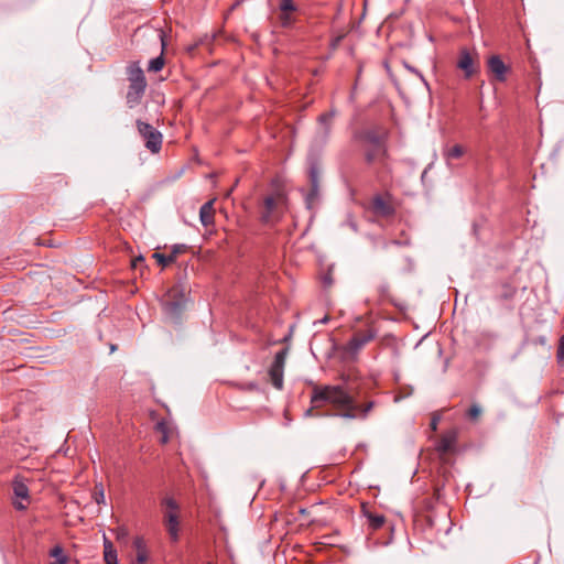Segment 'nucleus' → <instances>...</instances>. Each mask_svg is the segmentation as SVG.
Listing matches in <instances>:
<instances>
[{"instance_id": "1", "label": "nucleus", "mask_w": 564, "mask_h": 564, "mask_svg": "<svg viewBox=\"0 0 564 564\" xmlns=\"http://www.w3.org/2000/svg\"><path fill=\"white\" fill-rule=\"evenodd\" d=\"M311 402L314 408L330 404L337 411V415L346 419L366 417L373 406L371 401L358 404L350 392L339 384L315 387Z\"/></svg>"}, {"instance_id": "2", "label": "nucleus", "mask_w": 564, "mask_h": 564, "mask_svg": "<svg viewBox=\"0 0 564 564\" xmlns=\"http://www.w3.org/2000/svg\"><path fill=\"white\" fill-rule=\"evenodd\" d=\"M160 511L170 540L177 542L181 532V505L174 497L165 495L160 499Z\"/></svg>"}, {"instance_id": "3", "label": "nucleus", "mask_w": 564, "mask_h": 564, "mask_svg": "<svg viewBox=\"0 0 564 564\" xmlns=\"http://www.w3.org/2000/svg\"><path fill=\"white\" fill-rule=\"evenodd\" d=\"M127 75L129 80V88L126 96L127 105L129 108H134L140 104L145 93L147 79L139 63H131L127 67Z\"/></svg>"}, {"instance_id": "4", "label": "nucleus", "mask_w": 564, "mask_h": 564, "mask_svg": "<svg viewBox=\"0 0 564 564\" xmlns=\"http://www.w3.org/2000/svg\"><path fill=\"white\" fill-rule=\"evenodd\" d=\"M286 208V197L283 193L276 192L269 195L263 200V208L261 210V220L264 224L273 225L283 215Z\"/></svg>"}, {"instance_id": "5", "label": "nucleus", "mask_w": 564, "mask_h": 564, "mask_svg": "<svg viewBox=\"0 0 564 564\" xmlns=\"http://www.w3.org/2000/svg\"><path fill=\"white\" fill-rule=\"evenodd\" d=\"M300 8L294 0H280L276 9V21L283 29H292L299 21Z\"/></svg>"}, {"instance_id": "6", "label": "nucleus", "mask_w": 564, "mask_h": 564, "mask_svg": "<svg viewBox=\"0 0 564 564\" xmlns=\"http://www.w3.org/2000/svg\"><path fill=\"white\" fill-rule=\"evenodd\" d=\"M137 128L140 135L145 141V147L152 153H158L162 147V134L159 130L154 129L151 124L141 120L137 121Z\"/></svg>"}, {"instance_id": "7", "label": "nucleus", "mask_w": 564, "mask_h": 564, "mask_svg": "<svg viewBox=\"0 0 564 564\" xmlns=\"http://www.w3.org/2000/svg\"><path fill=\"white\" fill-rule=\"evenodd\" d=\"M288 350L281 349L274 356V359L268 370V375L270 377L272 386L282 390L283 388V375H284V366L286 360Z\"/></svg>"}, {"instance_id": "8", "label": "nucleus", "mask_w": 564, "mask_h": 564, "mask_svg": "<svg viewBox=\"0 0 564 564\" xmlns=\"http://www.w3.org/2000/svg\"><path fill=\"white\" fill-rule=\"evenodd\" d=\"M456 66L464 72L465 78H470L478 72L477 54L471 53L467 48L460 50Z\"/></svg>"}, {"instance_id": "9", "label": "nucleus", "mask_w": 564, "mask_h": 564, "mask_svg": "<svg viewBox=\"0 0 564 564\" xmlns=\"http://www.w3.org/2000/svg\"><path fill=\"white\" fill-rule=\"evenodd\" d=\"M14 497L13 506L18 510H25L30 503L29 488L22 477H15L12 482Z\"/></svg>"}, {"instance_id": "10", "label": "nucleus", "mask_w": 564, "mask_h": 564, "mask_svg": "<svg viewBox=\"0 0 564 564\" xmlns=\"http://www.w3.org/2000/svg\"><path fill=\"white\" fill-rule=\"evenodd\" d=\"M386 149L383 143L377 138L367 140L365 155L368 163H373L383 158Z\"/></svg>"}, {"instance_id": "11", "label": "nucleus", "mask_w": 564, "mask_h": 564, "mask_svg": "<svg viewBox=\"0 0 564 564\" xmlns=\"http://www.w3.org/2000/svg\"><path fill=\"white\" fill-rule=\"evenodd\" d=\"M487 67L496 80L502 83L507 79L509 67L503 63L499 55H491L487 61Z\"/></svg>"}, {"instance_id": "12", "label": "nucleus", "mask_w": 564, "mask_h": 564, "mask_svg": "<svg viewBox=\"0 0 564 564\" xmlns=\"http://www.w3.org/2000/svg\"><path fill=\"white\" fill-rule=\"evenodd\" d=\"M375 332L372 329H366L356 333L351 339L347 343V350L351 354L359 351L367 343L375 338Z\"/></svg>"}, {"instance_id": "13", "label": "nucleus", "mask_w": 564, "mask_h": 564, "mask_svg": "<svg viewBox=\"0 0 564 564\" xmlns=\"http://www.w3.org/2000/svg\"><path fill=\"white\" fill-rule=\"evenodd\" d=\"M361 513L368 520V527L372 531L379 530L386 523L384 516L373 512L368 503L361 505Z\"/></svg>"}, {"instance_id": "14", "label": "nucleus", "mask_w": 564, "mask_h": 564, "mask_svg": "<svg viewBox=\"0 0 564 564\" xmlns=\"http://www.w3.org/2000/svg\"><path fill=\"white\" fill-rule=\"evenodd\" d=\"M457 440V433L455 431H448L442 435L437 442L436 449L440 454L444 455L452 452L455 447Z\"/></svg>"}, {"instance_id": "15", "label": "nucleus", "mask_w": 564, "mask_h": 564, "mask_svg": "<svg viewBox=\"0 0 564 564\" xmlns=\"http://www.w3.org/2000/svg\"><path fill=\"white\" fill-rule=\"evenodd\" d=\"M372 209L376 214L381 216H389L393 213L391 204L380 196L373 198Z\"/></svg>"}, {"instance_id": "16", "label": "nucleus", "mask_w": 564, "mask_h": 564, "mask_svg": "<svg viewBox=\"0 0 564 564\" xmlns=\"http://www.w3.org/2000/svg\"><path fill=\"white\" fill-rule=\"evenodd\" d=\"M213 205H214V200H208L200 207L199 218H200L202 224L205 227H207L214 223L215 210H214Z\"/></svg>"}, {"instance_id": "17", "label": "nucleus", "mask_w": 564, "mask_h": 564, "mask_svg": "<svg viewBox=\"0 0 564 564\" xmlns=\"http://www.w3.org/2000/svg\"><path fill=\"white\" fill-rule=\"evenodd\" d=\"M48 556L52 558L48 564H67L69 561L68 555L65 554L63 546L59 544L50 550Z\"/></svg>"}, {"instance_id": "18", "label": "nucleus", "mask_w": 564, "mask_h": 564, "mask_svg": "<svg viewBox=\"0 0 564 564\" xmlns=\"http://www.w3.org/2000/svg\"><path fill=\"white\" fill-rule=\"evenodd\" d=\"M334 112H325L318 117V132L323 138H326L330 132Z\"/></svg>"}, {"instance_id": "19", "label": "nucleus", "mask_w": 564, "mask_h": 564, "mask_svg": "<svg viewBox=\"0 0 564 564\" xmlns=\"http://www.w3.org/2000/svg\"><path fill=\"white\" fill-rule=\"evenodd\" d=\"M104 560L106 564H119L117 551L111 541L105 538L104 541Z\"/></svg>"}, {"instance_id": "20", "label": "nucleus", "mask_w": 564, "mask_h": 564, "mask_svg": "<svg viewBox=\"0 0 564 564\" xmlns=\"http://www.w3.org/2000/svg\"><path fill=\"white\" fill-rule=\"evenodd\" d=\"M134 547L137 549L135 561L132 564H148L149 554L147 549L143 545V541L141 539L134 540Z\"/></svg>"}, {"instance_id": "21", "label": "nucleus", "mask_w": 564, "mask_h": 564, "mask_svg": "<svg viewBox=\"0 0 564 564\" xmlns=\"http://www.w3.org/2000/svg\"><path fill=\"white\" fill-rule=\"evenodd\" d=\"M161 41H162V52H164L165 43H164L163 37H161ZM164 65H165V59L163 57V53H161L160 56H158L155 58H152L149 62L148 70L149 72H153V73H158V72L163 69Z\"/></svg>"}, {"instance_id": "22", "label": "nucleus", "mask_w": 564, "mask_h": 564, "mask_svg": "<svg viewBox=\"0 0 564 564\" xmlns=\"http://www.w3.org/2000/svg\"><path fill=\"white\" fill-rule=\"evenodd\" d=\"M465 154V148L460 144H454L444 151V156L447 162L460 159Z\"/></svg>"}, {"instance_id": "23", "label": "nucleus", "mask_w": 564, "mask_h": 564, "mask_svg": "<svg viewBox=\"0 0 564 564\" xmlns=\"http://www.w3.org/2000/svg\"><path fill=\"white\" fill-rule=\"evenodd\" d=\"M186 251V246L185 245H175L173 246L170 254H169V259L167 261H172V263L176 260L177 256L180 253H183Z\"/></svg>"}, {"instance_id": "24", "label": "nucleus", "mask_w": 564, "mask_h": 564, "mask_svg": "<svg viewBox=\"0 0 564 564\" xmlns=\"http://www.w3.org/2000/svg\"><path fill=\"white\" fill-rule=\"evenodd\" d=\"M156 430L162 434L161 443L165 444L169 442V426L165 422H159Z\"/></svg>"}, {"instance_id": "25", "label": "nucleus", "mask_w": 564, "mask_h": 564, "mask_svg": "<svg viewBox=\"0 0 564 564\" xmlns=\"http://www.w3.org/2000/svg\"><path fill=\"white\" fill-rule=\"evenodd\" d=\"M94 497L98 505L105 503V494H104V487L101 484L95 486Z\"/></svg>"}, {"instance_id": "26", "label": "nucleus", "mask_w": 564, "mask_h": 564, "mask_svg": "<svg viewBox=\"0 0 564 564\" xmlns=\"http://www.w3.org/2000/svg\"><path fill=\"white\" fill-rule=\"evenodd\" d=\"M556 359L558 362H564V335L558 339Z\"/></svg>"}, {"instance_id": "27", "label": "nucleus", "mask_w": 564, "mask_h": 564, "mask_svg": "<svg viewBox=\"0 0 564 564\" xmlns=\"http://www.w3.org/2000/svg\"><path fill=\"white\" fill-rule=\"evenodd\" d=\"M481 414V409L478 406V405H471L467 412V416L473 420V421H476Z\"/></svg>"}, {"instance_id": "28", "label": "nucleus", "mask_w": 564, "mask_h": 564, "mask_svg": "<svg viewBox=\"0 0 564 564\" xmlns=\"http://www.w3.org/2000/svg\"><path fill=\"white\" fill-rule=\"evenodd\" d=\"M153 258L158 261L159 264H161L162 267H166L169 264L172 263V261H167L169 259V254L165 256L163 253H160V252H154L153 253Z\"/></svg>"}, {"instance_id": "29", "label": "nucleus", "mask_w": 564, "mask_h": 564, "mask_svg": "<svg viewBox=\"0 0 564 564\" xmlns=\"http://www.w3.org/2000/svg\"><path fill=\"white\" fill-rule=\"evenodd\" d=\"M165 306L167 310H171V311H175L178 308V304L177 303H172L170 301H165Z\"/></svg>"}, {"instance_id": "30", "label": "nucleus", "mask_w": 564, "mask_h": 564, "mask_svg": "<svg viewBox=\"0 0 564 564\" xmlns=\"http://www.w3.org/2000/svg\"><path fill=\"white\" fill-rule=\"evenodd\" d=\"M437 424H438V417L434 416V417L432 419V421H431V429H432L433 431H436V429H437Z\"/></svg>"}, {"instance_id": "31", "label": "nucleus", "mask_w": 564, "mask_h": 564, "mask_svg": "<svg viewBox=\"0 0 564 564\" xmlns=\"http://www.w3.org/2000/svg\"><path fill=\"white\" fill-rule=\"evenodd\" d=\"M143 261V258L142 257H138L135 258L133 261H132V267L135 268L139 262H142Z\"/></svg>"}, {"instance_id": "32", "label": "nucleus", "mask_w": 564, "mask_h": 564, "mask_svg": "<svg viewBox=\"0 0 564 564\" xmlns=\"http://www.w3.org/2000/svg\"><path fill=\"white\" fill-rule=\"evenodd\" d=\"M178 292L177 289H172L170 292H169V296H174L176 293Z\"/></svg>"}]
</instances>
